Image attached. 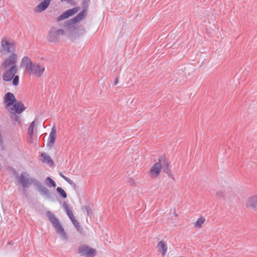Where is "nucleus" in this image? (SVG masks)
<instances>
[{"label":"nucleus","mask_w":257,"mask_h":257,"mask_svg":"<svg viewBox=\"0 0 257 257\" xmlns=\"http://www.w3.org/2000/svg\"><path fill=\"white\" fill-rule=\"evenodd\" d=\"M23 67L30 75L40 78L43 75L45 68L40 63H33L28 56H24L21 61Z\"/></svg>","instance_id":"nucleus-1"},{"label":"nucleus","mask_w":257,"mask_h":257,"mask_svg":"<svg viewBox=\"0 0 257 257\" xmlns=\"http://www.w3.org/2000/svg\"><path fill=\"white\" fill-rule=\"evenodd\" d=\"M47 215L53 227L56 230V232L59 234L62 238L64 240L67 239V236L64 229L61 224L59 219L55 216V215L50 211L47 212Z\"/></svg>","instance_id":"nucleus-2"},{"label":"nucleus","mask_w":257,"mask_h":257,"mask_svg":"<svg viewBox=\"0 0 257 257\" xmlns=\"http://www.w3.org/2000/svg\"><path fill=\"white\" fill-rule=\"evenodd\" d=\"M64 34V30L57 29L55 27H51L48 33L47 40L49 42L57 43L59 41L61 36Z\"/></svg>","instance_id":"nucleus-3"},{"label":"nucleus","mask_w":257,"mask_h":257,"mask_svg":"<svg viewBox=\"0 0 257 257\" xmlns=\"http://www.w3.org/2000/svg\"><path fill=\"white\" fill-rule=\"evenodd\" d=\"M18 56L17 54L12 53L7 58H5L3 62L1 67L4 69H6L12 66H18L17 64Z\"/></svg>","instance_id":"nucleus-4"},{"label":"nucleus","mask_w":257,"mask_h":257,"mask_svg":"<svg viewBox=\"0 0 257 257\" xmlns=\"http://www.w3.org/2000/svg\"><path fill=\"white\" fill-rule=\"evenodd\" d=\"M15 51V44L14 42H9L6 38H3L1 41V52L10 53Z\"/></svg>","instance_id":"nucleus-5"},{"label":"nucleus","mask_w":257,"mask_h":257,"mask_svg":"<svg viewBox=\"0 0 257 257\" xmlns=\"http://www.w3.org/2000/svg\"><path fill=\"white\" fill-rule=\"evenodd\" d=\"M3 74V79L5 81L8 82L11 81L15 74L17 73L19 67L15 66H12L6 69Z\"/></svg>","instance_id":"nucleus-6"},{"label":"nucleus","mask_w":257,"mask_h":257,"mask_svg":"<svg viewBox=\"0 0 257 257\" xmlns=\"http://www.w3.org/2000/svg\"><path fill=\"white\" fill-rule=\"evenodd\" d=\"M34 184L37 187L38 191L42 196H46L48 199L52 198L53 193H51L50 191L44 186L39 181L35 180Z\"/></svg>","instance_id":"nucleus-7"},{"label":"nucleus","mask_w":257,"mask_h":257,"mask_svg":"<svg viewBox=\"0 0 257 257\" xmlns=\"http://www.w3.org/2000/svg\"><path fill=\"white\" fill-rule=\"evenodd\" d=\"M29 176V174L27 172H24L21 173L19 178V183L24 188H28L34 182L32 179L28 178Z\"/></svg>","instance_id":"nucleus-8"},{"label":"nucleus","mask_w":257,"mask_h":257,"mask_svg":"<svg viewBox=\"0 0 257 257\" xmlns=\"http://www.w3.org/2000/svg\"><path fill=\"white\" fill-rule=\"evenodd\" d=\"M96 250L95 249L90 247L89 246L83 245L79 247L78 253L81 255L87 257H93L95 255Z\"/></svg>","instance_id":"nucleus-9"},{"label":"nucleus","mask_w":257,"mask_h":257,"mask_svg":"<svg viewBox=\"0 0 257 257\" xmlns=\"http://www.w3.org/2000/svg\"><path fill=\"white\" fill-rule=\"evenodd\" d=\"M56 128L54 126L51 129V131L49 134V138L48 139L47 143V146L49 149H52L55 144V139L56 138Z\"/></svg>","instance_id":"nucleus-10"},{"label":"nucleus","mask_w":257,"mask_h":257,"mask_svg":"<svg viewBox=\"0 0 257 257\" xmlns=\"http://www.w3.org/2000/svg\"><path fill=\"white\" fill-rule=\"evenodd\" d=\"M161 171V167H160L159 163H155L149 171V174L152 177L155 178L158 177Z\"/></svg>","instance_id":"nucleus-11"},{"label":"nucleus","mask_w":257,"mask_h":257,"mask_svg":"<svg viewBox=\"0 0 257 257\" xmlns=\"http://www.w3.org/2000/svg\"><path fill=\"white\" fill-rule=\"evenodd\" d=\"M4 100L7 106L13 105L14 104V102L16 101L14 94L11 92H8L5 95Z\"/></svg>","instance_id":"nucleus-12"},{"label":"nucleus","mask_w":257,"mask_h":257,"mask_svg":"<svg viewBox=\"0 0 257 257\" xmlns=\"http://www.w3.org/2000/svg\"><path fill=\"white\" fill-rule=\"evenodd\" d=\"M246 205L247 207L257 208V195L249 198L246 201Z\"/></svg>","instance_id":"nucleus-13"},{"label":"nucleus","mask_w":257,"mask_h":257,"mask_svg":"<svg viewBox=\"0 0 257 257\" xmlns=\"http://www.w3.org/2000/svg\"><path fill=\"white\" fill-rule=\"evenodd\" d=\"M157 163H159L161 169H165L170 167V162L165 156H160L159 159V162Z\"/></svg>","instance_id":"nucleus-14"},{"label":"nucleus","mask_w":257,"mask_h":257,"mask_svg":"<svg viewBox=\"0 0 257 257\" xmlns=\"http://www.w3.org/2000/svg\"><path fill=\"white\" fill-rule=\"evenodd\" d=\"M52 0H44L37 6V12H41L45 10Z\"/></svg>","instance_id":"nucleus-15"},{"label":"nucleus","mask_w":257,"mask_h":257,"mask_svg":"<svg viewBox=\"0 0 257 257\" xmlns=\"http://www.w3.org/2000/svg\"><path fill=\"white\" fill-rule=\"evenodd\" d=\"M15 113L17 114L21 113L25 109V107L21 101L16 102L13 105Z\"/></svg>","instance_id":"nucleus-16"},{"label":"nucleus","mask_w":257,"mask_h":257,"mask_svg":"<svg viewBox=\"0 0 257 257\" xmlns=\"http://www.w3.org/2000/svg\"><path fill=\"white\" fill-rule=\"evenodd\" d=\"M158 247L159 251L161 252L162 255L164 256L166 254L167 251V243L164 240H161L159 242Z\"/></svg>","instance_id":"nucleus-17"},{"label":"nucleus","mask_w":257,"mask_h":257,"mask_svg":"<svg viewBox=\"0 0 257 257\" xmlns=\"http://www.w3.org/2000/svg\"><path fill=\"white\" fill-rule=\"evenodd\" d=\"M41 160L43 163H46L50 166L54 165V162L52 160L51 157L46 153H43L41 155Z\"/></svg>","instance_id":"nucleus-18"},{"label":"nucleus","mask_w":257,"mask_h":257,"mask_svg":"<svg viewBox=\"0 0 257 257\" xmlns=\"http://www.w3.org/2000/svg\"><path fill=\"white\" fill-rule=\"evenodd\" d=\"M86 10H83L79 13H78L74 18L72 19V22L73 23H77L81 21L85 17Z\"/></svg>","instance_id":"nucleus-19"},{"label":"nucleus","mask_w":257,"mask_h":257,"mask_svg":"<svg viewBox=\"0 0 257 257\" xmlns=\"http://www.w3.org/2000/svg\"><path fill=\"white\" fill-rule=\"evenodd\" d=\"M62 206L70 220H71L73 219L75 217L73 215L72 211L70 209L69 205L66 202H64Z\"/></svg>","instance_id":"nucleus-20"},{"label":"nucleus","mask_w":257,"mask_h":257,"mask_svg":"<svg viewBox=\"0 0 257 257\" xmlns=\"http://www.w3.org/2000/svg\"><path fill=\"white\" fill-rule=\"evenodd\" d=\"M71 221L72 222V224L80 233L82 234L83 233V228L81 226L79 222L75 219V217L71 220Z\"/></svg>","instance_id":"nucleus-21"},{"label":"nucleus","mask_w":257,"mask_h":257,"mask_svg":"<svg viewBox=\"0 0 257 257\" xmlns=\"http://www.w3.org/2000/svg\"><path fill=\"white\" fill-rule=\"evenodd\" d=\"M59 175L63 178L69 184H70L74 189H75L76 187V184L69 178L66 177L63 174L60 172H59Z\"/></svg>","instance_id":"nucleus-22"},{"label":"nucleus","mask_w":257,"mask_h":257,"mask_svg":"<svg viewBox=\"0 0 257 257\" xmlns=\"http://www.w3.org/2000/svg\"><path fill=\"white\" fill-rule=\"evenodd\" d=\"M46 185L49 187H55L56 186V184L55 182H54V181L53 179H52L50 177H48L46 179Z\"/></svg>","instance_id":"nucleus-23"},{"label":"nucleus","mask_w":257,"mask_h":257,"mask_svg":"<svg viewBox=\"0 0 257 257\" xmlns=\"http://www.w3.org/2000/svg\"><path fill=\"white\" fill-rule=\"evenodd\" d=\"M57 193L59 194L60 196L62 198H66L67 197V194L65 191L61 187H57L56 189Z\"/></svg>","instance_id":"nucleus-24"},{"label":"nucleus","mask_w":257,"mask_h":257,"mask_svg":"<svg viewBox=\"0 0 257 257\" xmlns=\"http://www.w3.org/2000/svg\"><path fill=\"white\" fill-rule=\"evenodd\" d=\"M205 219L203 217H200L195 223V226L196 227H200L202 224L205 222Z\"/></svg>","instance_id":"nucleus-25"},{"label":"nucleus","mask_w":257,"mask_h":257,"mask_svg":"<svg viewBox=\"0 0 257 257\" xmlns=\"http://www.w3.org/2000/svg\"><path fill=\"white\" fill-rule=\"evenodd\" d=\"M83 212L86 214L88 216H90L91 214V209L88 206H84L81 208Z\"/></svg>","instance_id":"nucleus-26"},{"label":"nucleus","mask_w":257,"mask_h":257,"mask_svg":"<svg viewBox=\"0 0 257 257\" xmlns=\"http://www.w3.org/2000/svg\"><path fill=\"white\" fill-rule=\"evenodd\" d=\"M35 121H33L30 124L28 129V134L29 136H32L34 133V127L35 125Z\"/></svg>","instance_id":"nucleus-27"},{"label":"nucleus","mask_w":257,"mask_h":257,"mask_svg":"<svg viewBox=\"0 0 257 257\" xmlns=\"http://www.w3.org/2000/svg\"><path fill=\"white\" fill-rule=\"evenodd\" d=\"M78 11L77 8H74L71 9H69L68 10H67L66 12L67 13V15L68 17H70L75 14H76Z\"/></svg>","instance_id":"nucleus-28"},{"label":"nucleus","mask_w":257,"mask_h":257,"mask_svg":"<svg viewBox=\"0 0 257 257\" xmlns=\"http://www.w3.org/2000/svg\"><path fill=\"white\" fill-rule=\"evenodd\" d=\"M90 2V0H82V6L83 8V10L86 11V10L88 9L89 7Z\"/></svg>","instance_id":"nucleus-29"},{"label":"nucleus","mask_w":257,"mask_h":257,"mask_svg":"<svg viewBox=\"0 0 257 257\" xmlns=\"http://www.w3.org/2000/svg\"><path fill=\"white\" fill-rule=\"evenodd\" d=\"M69 18L68 16L67 15V13L65 12L63 14H62L60 16H59L57 18V20L58 21H62L63 20L66 19L67 18Z\"/></svg>","instance_id":"nucleus-30"},{"label":"nucleus","mask_w":257,"mask_h":257,"mask_svg":"<svg viewBox=\"0 0 257 257\" xmlns=\"http://www.w3.org/2000/svg\"><path fill=\"white\" fill-rule=\"evenodd\" d=\"M13 79V84L14 86H17L19 83V76L18 75H15Z\"/></svg>","instance_id":"nucleus-31"},{"label":"nucleus","mask_w":257,"mask_h":257,"mask_svg":"<svg viewBox=\"0 0 257 257\" xmlns=\"http://www.w3.org/2000/svg\"><path fill=\"white\" fill-rule=\"evenodd\" d=\"M11 117L16 122L20 123V117L18 115L16 114H13Z\"/></svg>","instance_id":"nucleus-32"},{"label":"nucleus","mask_w":257,"mask_h":257,"mask_svg":"<svg viewBox=\"0 0 257 257\" xmlns=\"http://www.w3.org/2000/svg\"><path fill=\"white\" fill-rule=\"evenodd\" d=\"M163 170L167 175H169L172 173V171L170 167L163 169Z\"/></svg>","instance_id":"nucleus-33"},{"label":"nucleus","mask_w":257,"mask_h":257,"mask_svg":"<svg viewBox=\"0 0 257 257\" xmlns=\"http://www.w3.org/2000/svg\"><path fill=\"white\" fill-rule=\"evenodd\" d=\"M216 195L218 197H224V193L221 191H219V192H217Z\"/></svg>","instance_id":"nucleus-34"},{"label":"nucleus","mask_w":257,"mask_h":257,"mask_svg":"<svg viewBox=\"0 0 257 257\" xmlns=\"http://www.w3.org/2000/svg\"><path fill=\"white\" fill-rule=\"evenodd\" d=\"M128 183L130 184V185H133L135 184V181L133 179L130 178Z\"/></svg>","instance_id":"nucleus-35"},{"label":"nucleus","mask_w":257,"mask_h":257,"mask_svg":"<svg viewBox=\"0 0 257 257\" xmlns=\"http://www.w3.org/2000/svg\"><path fill=\"white\" fill-rule=\"evenodd\" d=\"M168 176H169V177H170L171 179H172L173 181H175V177L172 173L171 174L168 175Z\"/></svg>","instance_id":"nucleus-36"},{"label":"nucleus","mask_w":257,"mask_h":257,"mask_svg":"<svg viewBox=\"0 0 257 257\" xmlns=\"http://www.w3.org/2000/svg\"><path fill=\"white\" fill-rule=\"evenodd\" d=\"M74 0H61V2H67L68 3L72 2Z\"/></svg>","instance_id":"nucleus-37"},{"label":"nucleus","mask_w":257,"mask_h":257,"mask_svg":"<svg viewBox=\"0 0 257 257\" xmlns=\"http://www.w3.org/2000/svg\"><path fill=\"white\" fill-rule=\"evenodd\" d=\"M118 83V79L117 78H116L114 80V84L115 85H116Z\"/></svg>","instance_id":"nucleus-38"}]
</instances>
